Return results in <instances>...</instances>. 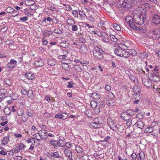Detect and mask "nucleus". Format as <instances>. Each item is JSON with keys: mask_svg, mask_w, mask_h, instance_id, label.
I'll return each mask as SVG.
<instances>
[{"mask_svg": "<svg viewBox=\"0 0 160 160\" xmlns=\"http://www.w3.org/2000/svg\"><path fill=\"white\" fill-rule=\"evenodd\" d=\"M34 64L36 67H40L43 65V61L42 59L40 58L36 61Z\"/></svg>", "mask_w": 160, "mask_h": 160, "instance_id": "19", "label": "nucleus"}, {"mask_svg": "<svg viewBox=\"0 0 160 160\" xmlns=\"http://www.w3.org/2000/svg\"><path fill=\"white\" fill-rule=\"evenodd\" d=\"M53 32L54 33L58 34H61L62 33V31L59 29H55Z\"/></svg>", "mask_w": 160, "mask_h": 160, "instance_id": "59", "label": "nucleus"}, {"mask_svg": "<svg viewBox=\"0 0 160 160\" xmlns=\"http://www.w3.org/2000/svg\"><path fill=\"white\" fill-rule=\"evenodd\" d=\"M138 25H135L132 28L136 29L138 31H140V32H144V30L141 27H139L138 26Z\"/></svg>", "mask_w": 160, "mask_h": 160, "instance_id": "30", "label": "nucleus"}, {"mask_svg": "<svg viewBox=\"0 0 160 160\" xmlns=\"http://www.w3.org/2000/svg\"><path fill=\"white\" fill-rule=\"evenodd\" d=\"M24 13L25 14L28 16L31 15H32V13L31 12L29 9L25 10V11L24 12Z\"/></svg>", "mask_w": 160, "mask_h": 160, "instance_id": "62", "label": "nucleus"}, {"mask_svg": "<svg viewBox=\"0 0 160 160\" xmlns=\"http://www.w3.org/2000/svg\"><path fill=\"white\" fill-rule=\"evenodd\" d=\"M133 90L134 92V93L133 94V96H134V97L137 95H140L139 93L140 89L137 86L135 85L133 87Z\"/></svg>", "mask_w": 160, "mask_h": 160, "instance_id": "12", "label": "nucleus"}, {"mask_svg": "<svg viewBox=\"0 0 160 160\" xmlns=\"http://www.w3.org/2000/svg\"><path fill=\"white\" fill-rule=\"evenodd\" d=\"M125 20L127 23L132 28L135 24V18H133L130 16H128L125 18Z\"/></svg>", "mask_w": 160, "mask_h": 160, "instance_id": "6", "label": "nucleus"}, {"mask_svg": "<svg viewBox=\"0 0 160 160\" xmlns=\"http://www.w3.org/2000/svg\"><path fill=\"white\" fill-rule=\"evenodd\" d=\"M133 96V98L134 99H135V100L133 101V103L134 104H137L139 102V100L140 99V95H137L135 96L134 97V96Z\"/></svg>", "mask_w": 160, "mask_h": 160, "instance_id": "34", "label": "nucleus"}, {"mask_svg": "<svg viewBox=\"0 0 160 160\" xmlns=\"http://www.w3.org/2000/svg\"><path fill=\"white\" fill-rule=\"evenodd\" d=\"M78 14L80 16V18H84L85 17H86V14L83 12V11L79 10H78Z\"/></svg>", "mask_w": 160, "mask_h": 160, "instance_id": "40", "label": "nucleus"}, {"mask_svg": "<svg viewBox=\"0 0 160 160\" xmlns=\"http://www.w3.org/2000/svg\"><path fill=\"white\" fill-rule=\"evenodd\" d=\"M121 118L122 119L124 120H128L130 118L129 116H128L126 112H123L121 113Z\"/></svg>", "mask_w": 160, "mask_h": 160, "instance_id": "21", "label": "nucleus"}, {"mask_svg": "<svg viewBox=\"0 0 160 160\" xmlns=\"http://www.w3.org/2000/svg\"><path fill=\"white\" fill-rule=\"evenodd\" d=\"M159 75V73L156 74L153 73L151 75L150 79L152 81L154 82L158 81L160 79Z\"/></svg>", "mask_w": 160, "mask_h": 160, "instance_id": "11", "label": "nucleus"}, {"mask_svg": "<svg viewBox=\"0 0 160 160\" xmlns=\"http://www.w3.org/2000/svg\"><path fill=\"white\" fill-rule=\"evenodd\" d=\"M9 140V137L8 136L4 137L2 140V145L3 146H5L8 143Z\"/></svg>", "mask_w": 160, "mask_h": 160, "instance_id": "23", "label": "nucleus"}, {"mask_svg": "<svg viewBox=\"0 0 160 160\" xmlns=\"http://www.w3.org/2000/svg\"><path fill=\"white\" fill-rule=\"evenodd\" d=\"M90 104L91 106L93 108H96L97 106V102L94 101H92L91 102Z\"/></svg>", "mask_w": 160, "mask_h": 160, "instance_id": "49", "label": "nucleus"}, {"mask_svg": "<svg viewBox=\"0 0 160 160\" xmlns=\"http://www.w3.org/2000/svg\"><path fill=\"white\" fill-rule=\"evenodd\" d=\"M112 45H114L113 47L115 48L114 49V52L115 54L124 58H127L129 56L128 52L122 49L118 44H115Z\"/></svg>", "mask_w": 160, "mask_h": 160, "instance_id": "2", "label": "nucleus"}, {"mask_svg": "<svg viewBox=\"0 0 160 160\" xmlns=\"http://www.w3.org/2000/svg\"><path fill=\"white\" fill-rule=\"evenodd\" d=\"M47 133L45 131H40L38 132L34 133L32 138L34 141V143H37L39 144L42 140L47 138Z\"/></svg>", "mask_w": 160, "mask_h": 160, "instance_id": "1", "label": "nucleus"}, {"mask_svg": "<svg viewBox=\"0 0 160 160\" xmlns=\"http://www.w3.org/2000/svg\"><path fill=\"white\" fill-rule=\"evenodd\" d=\"M120 4H122L123 7L128 8H131L134 5V2L133 0H119Z\"/></svg>", "mask_w": 160, "mask_h": 160, "instance_id": "4", "label": "nucleus"}, {"mask_svg": "<svg viewBox=\"0 0 160 160\" xmlns=\"http://www.w3.org/2000/svg\"><path fill=\"white\" fill-rule=\"evenodd\" d=\"M64 153L65 156L69 158L72 157V154L71 151L68 149H65L64 151Z\"/></svg>", "mask_w": 160, "mask_h": 160, "instance_id": "16", "label": "nucleus"}, {"mask_svg": "<svg viewBox=\"0 0 160 160\" xmlns=\"http://www.w3.org/2000/svg\"><path fill=\"white\" fill-rule=\"evenodd\" d=\"M86 17L88 20L91 22H93L94 21V19L91 16H86Z\"/></svg>", "mask_w": 160, "mask_h": 160, "instance_id": "64", "label": "nucleus"}, {"mask_svg": "<svg viewBox=\"0 0 160 160\" xmlns=\"http://www.w3.org/2000/svg\"><path fill=\"white\" fill-rule=\"evenodd\" d=\"M90 128L91 129H97L99 128L100 127L99 126H98L97 124H96L94 122L91 123L89 126Z\"/></svg>", "mask_w": 160, "mask_h": 160, "instance_id": "32", "label": "nucleus"}, {"mask_svg": "<svg viewBox=\"0 0 160 160\" xmlns=\"http://www.w3.org/2000/svg\"><path fill=\"white\" fill-rule=\"evenodd\" d=\"M47 63L49 66H53L55 64V60L52 58L48 59L47 61Z\"/></svg>", "mask_w": 160, "mask_h": 160, "instance_id": "27", "label": "nucleus"}, {"mask_svg": "<svg viewBox=\"0 0 160 160\" xmlns=\"http://www.w3.org/2000/svg\"><path fill=\"white\" fill-rule=\"evenodd\" d=\"M25 77L29 80H32L34 78V74L32 72H28L26 73L25 74Z\"/></svg>", "mask_w": 160, "mask_h": 160, "instance_id": "15", "label": "nucleus"}, {"mask_svg": "<svg viewBox=\"0 0 160 160\" xmlns=\"http://www.w3.org/2000/svg\"><path fill=\"white\" fill-rule=\"evenodd\" d=\"M47 155L48 157H54L56 158H59L60 156L59 155V154L57 152H47Z\"/></svg>", "mask_w": 160, "mask_h": 160, "instance_id": "13", "label": "nucleus"}, {"mask_svg": "<svg viewBox=\"0 0 160 160\" xmlns=\"http://www.w3.org/2000/svg\"><path fill=\"white\" fill-rule=\"evenodd\" d=\"M145 155L144 152L141 151L139 153L138 155H137V160H142L144 159Z\"/></svg>", "mask_w": 160, "mask_h": 160, "instance_id": "24", "label": "nucleus"}, {"mask_svg": "<svg viewBox=\"0 0 160 160\" xmlns=\"http://www.w3.org/2000/svg\"><path fill=\"white\" fill-rule=\"evenodd\" d=\"M153 127H149L147 128L144 130L145 133H150L154 131L153 129Z\"/></svg>", "mask_w": 160, "mask_h": 160, "instance_id": "38", "label": "nucleus"}, {"mask_svg": "<svg viewBox=\"0 0 160 160\" xmlns=\"http://www.w3.org/2000/svg\"><path fill=\"white\" fill-rule=\"evenodd\" d=\"M27 95L28 98H32L33 97L32 90H29L28 92Z\"/></svg>", "mask_w": 160, "mask_h": 160, "instance_id": "45", "label": "nucleus"}, {"mask_svg": "<svg viewBox=\"0 0 160 160\" xmlns=\"http://www.w3.org/2000/svg\"><path fill=\"white\" fill-rule=\"evenodd\" d=\"M152 22L155 24H160V16L157 14L155 15L153 18Z\"/></svg>", "mask_w": 160, "mask_h": 160, "instance_id": "14", "label": "nucleus"}, {"mask_svg": "<svg viewBox=\"0 0 160 160\" xmlns=\"http://www.w3.org/2000/svg\"><path fill=\"white\" fill-rule=\"evenodd\" d=\"M68 116V115L67 113L65 112L62 114H58L56 115L55 117L56 118H59L65 120L66 119Z\"/></svg>", "mask_w": 160, "mask_h": 160, "instance_id": "9", "label": "nucleus"}, {"mask_svg": "<svg viewBox=\"0 0 160 160\" xmlns=\"http://www.w3.org/2000/svg\"><path fill=\"white\" fill-rule=\"evenodd\" d=\"M27 114L28 116L30 117H32L34 114L35 113L34 111L32 109H28L27 111Z\"/></svg>", "mask_w": 160, "mask_h": 160, "instance_id": "31", "label": "nucleus"}, {"mask_svg": "<svg viewBox=\"0 0 160 160\" xmlns=\"http://www.w3.org/2000/svg\"><path fill=\"white\" fill-rule=\"evenodd\" d=\"M126 113L127 114L128 116H129L130 118L131 116H132L134 114V111L132 109H129L127 110Z\"/></svg>", "mask_w": 160, "mask_h": 160, "instance_id": "43", "label": "nucleus"}, {"mask_svg": "<svg viewBox=\"0 0 160 160\" xmlns=\"http://www.w3.org/2000/svg\"><path fill=\"white\" fill-rule=\"evenodd\" d=\"M74 68L76 71L78 72H81L82 71V69L80 66L79 65H76L74 66Z\"/></svg>", "mask_w": 160, "mask_h": 160, "instance_id": "52", "label": "nucleus"}, {"mask_svg": "<svg viewBox=\"0 0 160 160\" xmlns=\"http://www.w3.org/2000/svg\"><path fill=\"white\" fill-rule=\"evenodd\" d=\"M144 113L143 112H138L136 115L137 118L139 119H141L144 118Z\"/></svg>", "mask_w": 160, "mask_h": 160, "instance_id": "36", "label": "nucleus"}, {"mask_svg": "<svg viewBox=\"0 0 160 160\" xmlns=\"http://www.w3.org/2000/svg\"><path fill=\"white\" fill-rule=\"evenodd\" d=\"M132 160H136L137 158V155L135 153H133L131 155Z\"/></svg>", "mask_w": 160, "mask_h": 160, "instance_id": "57", "label": "nucleus"}, {"mask_svg": "<svg viewBox=\"0 0 160 160\" xmlns=\"http://www.w3.org/2000/svg\"><path fill=\"white\" fill-rule=\"evenodd\" d=\"M53 32L52 31H48L44 32L43 34V36L44 38L46 37L47 36L49 37L50 35H52Z\"/></svg>", "mask_w": 160, "mask_h": 160, "instance_id": "35", "label": "nucleus"}, {"mask_svg": "<svg viewBox=\"0 0 160 160\" xmlns=\"http://www.w3.org/2000/svg\"><path fill=\"white\" fill-rule=\"evenodd\" d=\"M122 126V125H119V124H116L114 123L113 125L111 127V129L113 130H118V131H119V127Z\"/></svg>", "mask_w": 160, "mask_h": 160, "instance_id": "33", "label": "nucleus"}, {"mask_svg": "<svg viewBox=\"0 0 160 160\" xmlns=\"http://www.w3.org/2000/svg\"><path fill=\"white\" fill-rule=\"evenodd\" d=\"M78 11L76 10H73L72 12L73 16L75 18H78Z\"/></svg>", "mask_w": 160, "mask_h": 160, "instance_id": "54", "label": "nucleus"}, {"mask_svg": "<svg viewBox=\"0 0 160 160\" xmlns=\"http://www.w3.org/2000/svg\"><path fill=\"white\" fill-rule=\"evenodd\" d=\"M148 56V54L146 52L141 53L139 55V57L142 58H146Z\"/></svg>", "mask_w": 160, "mask_h": 160, "instance_id": "39", "label": "nucleus"}, {"mask_svg": "<svg viewBox=\"0 0 160 160\" xmlns=\"http://www.w3.org/2000/svg\"><path fill=\"white\" fill-rule=\"evenodd\" d=\"M45 99L48 102L49 101L52 102H53L55 100V99L54 98H50L49 96H46L45 97Z\"/></svg>", "mask_w": 160, "mask_h": 160, "instance_id": "50", "label": "nucleus"}, {"mask_svg": "<svg viewBox=\"0 0 160 160\" xmlns=\"http://www.w3.org/2000/svg\"><path fill=\"white\" fill-rule=\"evenodd\" d=\"M103 51L98 47H96L95 50L93 51V54L95 57L98 59H101L103 57Z\"/></svg>", "mask_w": 160, "mask_h": 160, "instance_id": "5", "label": "nucleus"}, {"mask_svg": "<svg viewBox=\"0 0 160 160\" xmlns=\"http://www.w3.org/2000/svg\"><path fill=\"white\" fill-rule=\"evenodd\" d=\"M17 114L18 116H22L24 113L23 111L21 109H18L17 111Z\"/></svg>", "mask_w": 160, "mask_h": 160, "instance_id": "51", "label": "nucleus"}, {"mask_svg": "<svg viewBox=\"0 0 160 160\" xmlns=\"http://www.w3.org/2000/svg\"><path fill=\"white\" fill-rule=\"evenodd\" d=\"M4 112L5 114L6 115H9L11 112V110L9 108H7L4 109Z\"/></svg>", "mask_w": 160, "mask_h": 160, "instance_id": "41", "label": "nucleus"}, {"mask_svg": "<svg viewBox=\"0 0 160 160\" xmlns=\"http://www.w3.org/2000/svg\"><path fill=\"white\" fill-rule=\"evenodd\" d=\"M154 35L156 36V38H158L160 37V30L156 29L151 32Z\"/></svg>", "mask_w": 160, "mask_h": 160, "instance_id": "25", "label": "nucleus"}, {"mask_svg": "<svg viewBox=\"0 0 160 160\" xmlns=\"http://www.w3.org/2000/svg\"><path fill=\"white\" fill-rule=\"evenodd\" d=\"M22 116V120L24 122H26L28 119V117L26 115L23 114Z\"/></svg>", "mask_w": 160, "mask_h": 160, "instance_id": "44", "label": "nucleus"}, {"mask_svg": "<svg viewBox=\"0 0 160 160\" xmlns=\"http://www.w3.org/2000/svg\"><path fill=\"white\" fill-rule=\"evenodd\" d=\"M134 126L137 127L138 128L142 129L144 127V123L142 121H139L136 122L134 124Z\"/></svg>", "mask_w": 160, "mask_h": 160, "instance_id": "20", "label": "nucleus"}, {"mask_svg": "<svg viewBox=\"0 0 160 160\" xmlns=\"http://www.w3.org/2000/svg\"><path fill=\"white\" fill-rule=\"evenodd\" d=\"M80 51L82 53H86L87 51V48L84 46L81 47L80 48Z\"/></svg>", "mask_w": 160, "mask_h": 160, "instance_id": "53", "label": "nucleus"}, {"mask_svg": "<svg viewBox=\"0 0 160 160\" xmlns=\"http://www.w3.org/2000/svg\"><path fill=\"white\" fill-rule=\"evenodd\" d=\"M31 133L32 134H34L36 133V132H39V131L38 130L36 127L34 125H33L31 127Z\"/></svg>", "mask_w": 160, "mask_h": 160, "instance_id": "37", "label": "nucleus"}, {"mask_svg": "<svg viewBox=\"0 0 160 160\" xmlns=\"http://www.w3.org/2000/svg\"><path fill=\"white\" fill-rule=\"evenodd\" d=\"M98 131L97 132H98L97 133L98 135L102 137L104 135V129L102 128H101V127L98 128Z\"/></svg>", "mask_w": 160, "mask_h": 160, "instance_id": "28", "label": "nucleus"}, {"mask_svg": "<svg viewBox=\"0 0 160 160\" xmlns=\"http://www.w3.org/2000/svg\"><path fill=\"white\" fill-rule=\"evenodd\" d=\"M6 11L7 13H12V12H17V11L15 10L11 7L7 8L6 10Z\"/></svg>", "mask_w": 160, "mask_h": 160, "instance_id": "29", "label": "nucleus"}, {"mask_svg": "<svg viewBox=\"0 0 160 160\" xmlns=\"http://www.w3.org/2000/svg\"><path fill=\"white\" fill-rule=\"evenodd\" d=\"M14 135L15 138H19L22 137V135L20 134L14 133Z\"/></svg>", "mask_w": 160, "mask_h": 160, "instance_id": "63", "label": "nucleus"}, {"mask_svg": "<svg viewBox=\"0 0 160 160\" xmlns=\"http://www.w3.org/2000/svg\"><path fill=\"white\" fill-rule=\"evenodd\" d=\"M110 38L111 40L113 42L116 43L118 41V39L114 35H111L110 36Z\"/></svg>", "mask_w": 160, "mask_h": 160, "instance_id": "46", "label": "nucleus"}, {"mask_svg": "<svg viewBox=\"0 0 160 160\" xmlns=\"http://www.w3.org/2000/svg\"><path fill=\"white\" fill-rule=\"evenodd\" d=\"M113 28L118 31H120L121 30V28L120 26L117 23H115L113 25Z\"/></svg>", "mask_w": 160, "mask_h": 160, "instance_id": "48", "label": "nucleus"}, {"mask_svg": "<svg viewBox=\"0 0 160 160\" xmlns=\"http://www.w3.org/2000/svg\"><path fill=\"white\" fill-rule=\"evenodd\" d=\"M21 92L22 94L24 95H26L27 94L28 92L27 90H26V89H24V88H22L21 90Z\"/></svg>", "mask_w": 160, "mask_h": 160, "instance_id": "58", "label": "nucleus"}, {"mask_svg": "<svg viewBox=\"0 0 160 160\" xmlns=\"http://www.w3.org/2000/svg\"><path fill=\"white\" fill-rule=\"evenodd\" d=\"M146 17V14L143 12H141L135 18V24L141 25L143 24L145 22V19Z\"/></svg>", "mask_w": 160, "mask_h": 160, "instance_id": "3", "label": "nucleus"}, {"mask_svg": "<svg viewBox=\"0 0 160 160\" xmlns=\"http://www.w3.org/2000/svg\"><path fill=\"white\" fill-rule=\"evenodd\" d=\"M26 146L23 143H19L17 144L16 147L14 149V152L18 153L19 152H21L24 150Z\"/></svg>", "mask_w": 160, "mask_h": 160, "instance_id": "7", "label": "nucleus"}, {"mask_svg": "<svg viewBox=\"0 0 160 160\" xmlns=\"http://www.w3.org/2000/svg\"><path fill=\"white\" fill-rule=\"evenodd\" d=\"M62 52L63 55H59L58 57V59H64L66 58L67 57V55L68 54V52L65 50H62Z\"/></svg>", "mask_w": 160, "mask_h": 160, "instance_id": "17", "label": "nucleus"}, {"mask_svg": "<svg viewBox=\"0 0 160 160\" xmlns=\"http://www.w3.org/2000/svg\"><path fill=\"white\" fill-rule=\"evenodd\" d=\"M68 85L67 86V87L68 88H71L73 87V85L74 84V83L72 82H68Z\"/></svg>", "mask_w": 160, "mask_h": 160, "instance_id": "56", "label": "nucleus"}, {"mask_svg": "<svg viewBox=\"0 0 160 160\" xmlns=\"http://www.w3.org/2000/svg\"><path fill=\"white\" fill-rule=\"evenodd\" d=\"M102 41L106 43L108 45H112V43L110 41L108 36L107 35L105 34L103 38Z\"/></svg>", "mask_w": 160, "mask_h": 160, "instance_id": "18", "label": "nucleus"}, {"mask_svg": "<svg viewBox=\"0 0 160 160\" xmlns=\"http://www.w3.org/2000/svg\"><path fill=\"white\" fill-rule=\"evenodd\" d=\"M78 29V26L76 25H73L72 27V30L73 31H76Z\"/></svg>", "mask_w": 160, "mask_h": 160, "instance_id": "61", "label": "nucleus"}, {"mask_svg": "<svg viewBox=\"0 0 160 160\" xmlns=\"http://www.w3.org/2000/svg\"><path fill=\"white\" fill-rule=\"evenodd\" d=\"M67 23L69 24L73 25L75 23V22L71 19H68L67 22Z\"/></svg>", "mask_w": 160, "mask_h": 160, "instance_id": "55", "label": "nucleus"}, {"mask_svg": "<svg viewBox=\"0 0 160 160\" xmlns=\"http://www.w3.org/2000/svg\"><path fill=\"white\" fill-rule=\"evenodd\" d=\"M108 123L111 128V127L113 125L114 123L113 121L111 118H109L108 119Z\"/></svg>", "mask_w": 160, "mask_h": 160, "instance_id": "42", "label": "nucleus"}, {"mask_svg": "<svg viewBox=\"0 0 160 160\" xmlns=\"http://www.w3.org/2000/svg\"><path fill=\"white\" fill-rule=\"evenodd\" d=\"M62 142V141L61 140H59L56 143V147H62L63 145H62V144L61 143Z\"/></svg>", "mask_w": 160, "mask_h": 160, "instance_id": "60", "label": "nucleus"}, {"mask_svg": "<svg viewBox=\"0 0 160 160\" xmlns=\"http://www.w3.org/2000/svg\"><path fill=\"white\" fill-rule=\"evenodd\" d=\"M114 96L112 93H109L108 95V100L107 102V104L109 106H113L115 104L114 99Z\"/></svg>", "mask_w": 160, "mask_h": 160, "instance_id": "8", "label": "nucleus"}, {"mask_svg": "<svg viewBox=\"0 0 160 160\" xmlns=\"http://www.w3.org/2000/svg\"><path fill=\"white\" fill-rule=\"evenodd\" d=\"M118 45L122 49L125 50L128 49V48L130 47V45H127V43H120Z\"/></svg>", "mask_w": 160, "mask_h": 160, "instance_id": "26", "label": "nucleus"}, {"mask_svg": "<svg viewBox=\"0 0 160 160\" xmlns=\"http://www.w3.org/2000/svg\"><path fill=\"white\" fill-rule=\"evenodd\" d=\"M93 122L97 124L98 126H99V127H101V125L102 124V122L101 119L100 117H98L95 118L93 120Z\"/></svg>", "mask_w": 160, "mask_h": 160, "instance_id": "22", "label": "nucleus"}, {"mask_svg": "<svg viewBox=\"0 0 160 160\" xmlns=\"http://www.w3.org/2000/svg\"><path fill=\"white\" fill-rule=\"evenodd\" d=\"M17 62L16 61L12 59L11 60L10 62H8L6 65V67L12 68L15 67L16 64Z\"/></svg>", "mask_w": 160, "mask_h": 160, "instance_id": "10", "label": "nucleus"}, {"mask_svg": "<svg viewBox=\"0 0 160 160\" xmlns=\"http://www.w3.org/2000/svg\"><path fill=\"white\" fill-rule=\"evenodd\" d=\"M6 92L7 91L5 89H3L1 90H0V92L2 94V95L0 96H1V97H2L4 98L6 97L5 95Z\"/></svg>", "mask_w": 160, "mask_h": 160, "instance_id": "47", "label": "nucleus"}]
</instances>
